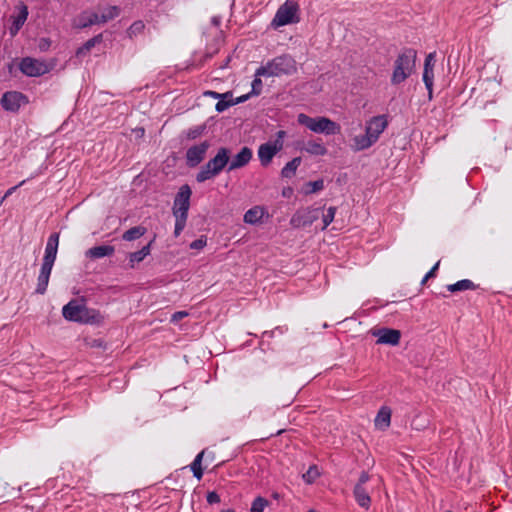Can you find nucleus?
<instances>
[{"label": "nucleus", "instance_id": "obj_1", "mask_svg": "<svg viewBox=\"0 0 512 512\" xmlns=\"http://www.w3.org/2000/svg\"><path fill=\"white\" fill-rule=\"evenodd\" d=\"M62 315L67 321L80 324L98 325L101 324L104 320V316L99 310L89 308L76 299L70 300L66 305L63 306Z\"/></svg>", "mask_w": 512, "mask_h": 512}, {"label": "nucleus", "instance_id": "obj_2", "mask_svg": "<svg viewBox=\"0 0 512 512\" xmlns=\"http://www.w3.org/2000/svg\"><path fill=\"white\" fill-rule=\"evenodd\" d=\"M417 51L413 48H404L397 55L393 63L390 83L393 86L404 83L415 71Z\"/></svg>", "mask_w": 512, "mask_h": 512}, {"label": "nucleus", "instance_id": "obj_3", "mask_svg": "<svg viewBox=\"0 0 512 512\" xmlns=\"http://www.w3.org/2000/svg\"><path fill=\"white\" fill-rule=\"evenodd\" d=\"M297 72V63L289 54H282L269 60L257 68V76L281 77L290 76Z\"/></svg>", "mask_w": 512, "mask_h": 512}, {"label": "nucleus", "instance_id": "obj_4", "mask_svg": "<svg viewBox=\"0 0 512 512\" xmlns=\"http://www.w3.org/2000/svg\"><path fill=\"white\" fill-rule=\"evenodd\" d=\"M230 159V149L221 147L216 155L203 165L196 174V181L203 183L219 175L225 167H228Z\"/></svg>", "mask_w": 512, "mask_h": 512}, {"label": "nucleus", "instance_id": "obj_5", "mask_svg": "<svg viewBox=\"0 0 512 512\" xmlns=\"http://www.w3.org/2000/svg\"><path fill=\"white\" fill-rule=\"evenodd\" d=\"M297 122L314 133H322L325 135L338 134L341 129L338 123L327 117H310L305 113L298 114Z\"/></svg>", "mask_w": 512, "mask_h": 512}, {"label": "nucleus", "instance_id": "obj_6", "mask_svg": "<svg viewBox=\"0 0 512 512\" xmlns=\"http://www.w3.org/2000/svg\"><path fill=\"white\" fill-rule=\"evenodd\" d=\"M298 12V3L296 1L286 0V2L276 11V14L272 20V25L275 27H280L289 24H296L300 21Z\"/></svg>", "mask_w": 512, "mask_h": 512}, {"label": "nucleus", "instance_id": "obj_7", "mask_svg": "<svg viewBox=\"0 0 512 512\" xmlns=\"http://www.w3.org/2000/svg\"><path fill=\"white\" fill-rule=\"evenodd\" d=\"M285 136L286 132L279 130L274 141H268L259 146L257 154L262 166H268L274 156L283 149V139Z\"/></svg>", "mask_w": 512, "mask_h": 512}, {"label": "nucleus", "instance_id": "obj_8", "mask_svg": "<svg viewBox=\"0 0 512 512\" xmlns=\"http://www.w3.org/2000/svg\"><path fill=\"white\" fill-rule=\"evenodd\" d=\"M19 70L27 77H40L50 71V67L44 60L32 57H24L19 62Z\"/></svg>", "mask_w": 512, "mask_h": 512}, {"label": "nucleus", "instance_id": "obj_9", "mask_svg": "<svg viewBox=\"0 0 512 512\" xmlns=\"http://www.w3.org/2000/svg\"><path fill=\"white\" fill-rule=\"evenodd\" d=\"M191 188L189 185L184 184L179 188L174 203H173V215L175 217L187 218L190 207Z\"/></svg>", "mask_w": 512, "mask_h": 512}, {"label": "nucleus", "instance_id": "obj_10", "mask_svg": "<svg viewBox=\"0 0 512 512\" xmlns=\"http://www.w3.org/2000/svg\"><path fill=\"white\" fill-rule=\"evenodd\" d=\"M321 214L320 208L308 207L297 210L290 219V224L294 228L307 227L312 225Z\"/></svg>", "mask_w": 512, "mask_h": 512}, {"label": "nucleus", "instance_id": "obj_11", "mask_svg": "<svg viewBox=\"0 0 512 512\" xmlns=\"http://www.w3.org/2000/svg\"><path fill=\"white\" fill-rule=\"evenodd\" d=\"M29 102L28 97L22 92L7 91L0 100L2 108L7 112L16 113L19 109Z\"/></svg>", "mask_w": 512, "mask_h": 512}, {"label": "nucleus", "instance_id": "obj_12", "mask_svg": "<svg viewBox=\"0 0 512 512\" xmlns=\"http://www.w3.org/2000/svg\"><path fill=\"white\" fill-rule=\"evenodd\" d=\"M387 126L385 115L374 116L366 122L365 133L376 143Z\"/></svg>", "mask_w": 512, "mask_h": 512}, {"label": "nucleus", "instance_id": "obj_13", "mask_svg": "<svg viewBox=\"0 0 512 512\" xmlns=\"http://www.w3.org/2000/svg\"><path fill=\"white\" fill-rule=\"evenodd\" d=\"M209 146L210 144L208 141H203L189 147L186 151V164L189 167H196L199 165L204 160Z\"/></svg>", "mask_w": 512, "mask_h": 512}, {"label": "nucleus", "instance_id": "obj_14", "mask_svg": "<svg viewBox=\"0 0 512 512\" xmlns=\"http://www.w3.org/2000/svg\"><path fill=\"white\" fill-rule=\"evenodd\" d=\"M371 334L377 337V344L396 346L399 344L401 339V332L397 329L392 328H380L372 330Z\"/></svg>", "mask_w": 512, "mask_h": 512}, {"label": "nucleus", "instance_id": "obj_15", "mask_svg": "<svg viewBox=\"0 0 512 512\" xmlns=\"http://www.w3.org/2000/svg\"><path fill=\"white\" fill-rule=\"evenodd\" d=\"M252 155V150L249 147H242L241 150L231 160L229 159L227 171L231 172L235 169L246 166L252 159Z\"/></svg>", "mask_w": 512, "mask_h": 512}, {"label": "nucleus", "instance_id": "obj_16", "mask_svg": "<svg viewBox=\"0 0 512 512\" xmlns=\"http://www.w3.org/2000/svg\"><path fill=\"white\" fill-rule=\"evenodd\" d=\"M100 24V17L96 12L83 11L74 19L72 25L75 29H85Z\"/></svg>", "mask_w": 512, "mask_h": 512}, {"label": "nucleus", "instance_id": "obj_17", "mask_svg": "<svg viewBox=\"0 0 512 512\" xmlns=\"http://www.w3.org/2000/svg\"><path fill=\"white\" fill-rule=\"evenodd\" d=\"M53 266L54 264L42 262L40 272L37 278V286L35 289V293L40 295L46 293Z\"/></svg>", "mask_w": 512, "mask_h": 512}, {"label": "nucleus", "instance_id": "obj_18", "mask_svg": "<svg viewBox=\"0 0 512 512\" xmlns=\"http://www.w3.org/2000/svg\"><path fill=\"white\" fill-rule=\"evenodd\" d=\"M59 233L54 232L50 234L48 237L46 247H45V253L43 257L44 263H50L54 264L58 252V245H59Z\"/></svg>", "mask_w": 512, "mask_h": 512}, {"label": "nucleus", "instance_id": "obj_19", "mask_svg": "<svg viewBox=\"0 0 512 512\" xmlns=\"http://www.w3.org/2000/svg\"><path fill=\"white\" fill-rule=\"evenodd\" d=\"M264 216L268 217L266 208L254 206L245 212L243 220L247 224L256 225L262 223Z\"/></svg>", "mask_w": 512, "mask_h": 512}, {"label": "nucleus", "instance_id": "obj_20", "mask_svg": "<svg viewBox=\"0 0 512 512\" xmlns=\"http://www.w3.org/2000/svg\"><path fill=\"white\" fill-rule=\"evenodd\" d=\"M115 248L111 245H99L88 249L85 252V256L89 259H100L104 257H110L114 254Z\"/></svg>", "mask_w": 512, "mask_h": 512}, {"label": "nucleus", "instance_id": "obj_21", "mask_svg": "<svg viewBox=\"0 0 512 512\" xmlns=\"http://www.w3.org/2000/svg\"><path fill=\"white\" fill-rule=\"evenodd\" d=\"M154 242V239L149 241L145 246H143L140 250L131 252L128 255V264L130 268H134L135 264L142 262L148 255L151 253V246Z\"/></svg>", "mask_w": 512, "mask_h": 512}, {"label": "nucleus", "instance_id": "obj_22", "mask_svg": "<svg viewBox=\"0 0 512 512\" xmlns=\"http://www.w3.org/2000/svg\"><path fill=\"white\" fill-rule=\"evenodd\" d=\"M301 150L313 156H324L328 152L321 139L307 141Z\"/></svg>", "mask_w": 512, "mask_h": 512}, {"label": "nucleus", "instance_id": "obj_23", "mask_svg": "<svg viewBox=\"0 0 512 512\" xmlns=\"http://www.w3.org/2000/svg\"><path fill=\"white\" fill-rule=\"evenodd\" d=\"M353 496L356 503L363 509L368 510L371 506V497L365 487L354 486Z\"/></svg>", "mask_w": 512, "mask_h": 512}, {"label": "nucleus", "instance_id": "obj_24", "mask_svg": "<svg viewBox=\"0 0 512 512\" xmlns=\"http://www.w3.org/2000/svg\"><path fill=\"white\" fill-rule=\"evenodd\" d=\"M28 7L21 3L17 16L13 17L12 27L10 28L11 35H15L24 25L28 17Z\"/></svg>", "mask_w": 512, "mask_h": 512}, {"label": "nucleus", "instance_id": "obj_25", "mask_svg": "<svg viewBox=\"0 0 512 512\" xmlns=\"http://www.w3.org/2000/svg\"><path fill=\"white\" fill-rule=\"evenodd\" d=\"M390 422L391 409L387 406H382L375 417V426L381 430H385L390 426Z\"/></svg>", "mask_w": 512, "mask_h": 512}, {"label": "nucleus", "instance_id": "obj_26", "mask_svg": "<svg viewBox=\"0 0 512 512\" xmlns=\"http://www.w3.org/2000/svg\"><path fill=\"white\" fill-rule=\"evenodd\" d=\"M374 141L365 133L362 135H357L353 137L351 148L353 151L358 152L362 150H366L374 145Z\"/></svg>", "mask_w": 512, "mask_h": 512}, {"label": "nucleus", "instance_id": "obj_27", "mask_svg": "<svg viewBox=\"0 0 512 512\" xmlns=\"http://www.w3.org/2000/svg\"><path fill=\"white\" fill-rule=\"evenodd\" d=\"M103 41L102 33L95 35L94 37L88 39L81 47L76 50L77 56L86 55L93 47L97 44H100Z\"/></svg>", "mask_w": 512, "mask_h": 512}, {"label": "nucleus", "instance_id": "obj_28", "mask_svg": "<svg viewBox=\"0 0 512 512\" xmlns=\"http://www.w3.org/2000/svg\"><path fill=\"white\" fill-rule=\"evenodd\" d=\"M302 162L301 157H295L291 161L287 162L281 170V176L283 178H292Z\"/></svg>", "mask_w": 512, "mask_h": 512}, {"label": "nucleus", "instance_id": "obj_29", "mask_svg": "<svg viewBox=\"0 0 512 512\" xmlns=\"http://www.w3.org/2000/svg\"><path fill=\"white\" fill-rule=\"evenodd\" d=\"M147 232V229L146 227L142 226V225H138V226H134L128 230H126L123 235H122V239L124 241H128V242H131V241H134V240H137L139 239L140 237H142L145 233Z\"/></svg>", "mask_w": 512, "mask_h": 512}, {"label": "nucleus", "instance_id": "obj_30", "mask_svg": "<svg viewBox=\"0 0 512 512\" xmlns=\"http://www.w3.org/2000/svg\"><path fill=\"white\" fill-rule=\"evenodd\" d=\"M448 291L450 292H458V291H465V290H474L476 289V285L473 281L469 279H462L457 281L456 283L449 284L447 286Z\"/></svg>", "mask_w": 512, "mask_h": 512}, {"label": "nucleus", "instance_id": "obj_31", "mask_svg": "<svg viewBox=\"0 0 512 512\" xmlns=\"http://www.w3.org/2000/svg\"><path fill=\"white\" fill-rule=\"evenodd\" d=\"M422 79L428 92V98L431 100L433 97L434 69L423 70Z\"/></svg>", "mask_w": 512, "mask_h": 512}, {"label": "nucleus", "instance_id": "obj_32", "mask_svg": "<svg viewBox=\"0 0 512 512\" xmlns=\"http://www.w3.org/2000/svg\"><path fill=\"white\" fill-rule=\"evenodd\" d=\"M203 455H204V451H201L200 453H198L190 465L193 476L197 480H201V478L203 477V469L201 467Z\"/></svg>", "mask_w": 512, "mask_h": 512}, {"label": "nucleus", "instance_id": "obj_33", "mask_svg": "<svg viewBox=\"0 0 512 512\" xmlns=\"http://www.w3.org/2000/svg\"><path fill=\"white\" fill-rule=\"evenodd\" d=\"M320 476V471L316 465H311L308 470L303 474V481L307 484H312Z\"/></svg>", "mask_w": 512, "mask_h": 512}, {"label": "nucleus", "instance_id": "obj_34", "mask_svg": "<svg viewBox=\"0 0 512 512\" xmlns=\"http://www.w3.org/2000/svg\"><path fill=\"white\" fill-rule=\"evenodd\" d=\"M270 502L262 497L257 496L251 504L250 512H264L265 508L268 507Z\"/></svg>", "mask_w": 512, "mask_h": 512}, {"label": "nucleus", "instance_id": "obj_35", "mask_svg": "<svg viewBox=\"0 0 512 512\" xmlns=\"http://www.w3.org/2000/svg\"><path fill=\"white\" fill-rule=\"evenodd\" d=\"M119 15V9L117 6H110L108 7L101 15L100 17V24L106 23L114 18H116Z\"/></svg>", "mask_w": 512, "mask_h": 512}, {"label": "nucleus", "instance_id": "obj_36", "mask_svg": "<svg viewBox=\"0 0 512 512\" xmlns=\"http://www.w3.org/2000/svg\"><path fill=\"white\" fill-rule=\"evenodd\" d=\"M145 29V24L142 20L134 21L127 29V35L129 38H133L141 34Z\"/></svg>", "mask_w": 512, "mask_h": 512}, {"label": "nucleus", "instance_id": "obj_37", "mask_svg": "<svg viewBox=\"0 0 512 512\" xmlns=\"http://www.w3.org/2000/svg\"><path fill=\"white\" fill-rule=\"evenodd\" d=\"M262 76H257V70L255 71L254 79L251 83V91L250 94L253 96H259L263 90V83L261 80Z\"/></svg>", "mask_w": 512, "mask_h": 512}, {"label": "nucleus", "instance_id": "obj_38", "mask_svg": "<svg viewBox=\"0 0 512 512\" xmlns=\"http://www.w3.org/2000/svg\"><path fill=\"white\" fill-rule=\"evenodd\" d=\"M335 213H336V207H329L325 213L321 212L322 214V221H323V229L327 228L330 223L333 222L334 218H335Z\"/></svg>", "mask_w": 512, "mask_h": 512}, {"label": "nucleus", "instance_id": "obj_39", "mask_svg": "<svg viewBox=\"0 0 512 512\" xmlns=\"http://www.w3.org/2000/svg\"><path fill=\"white\" fill-rule=\"evenodd\" d=\"M232 106H234V103L232 102V97L227 99H219L215 105V110L218 113H222Z\"/></svg>", "mask_w": 512, "mask_h": 512}, {"label": "nucleus", "instance_id": "obj_40", "mask_svg": "<svg viewBox=\"0 0 512 512\" xmlns=\"http://www.w3.org/2000/svg\"><path fill=\"white\" fill-rule=\"evenodd\" d=\"M307 186L309 187V189L306 190L307 194L315 193L324 188V181L322 179L310 181L307 183Z\"/></svg>", "mask_w": 512, "mask_h": 512}, {"label": "nucleus", "instance_id": "obj_41", "mask_svg": "<svg viewBox=\"0 0 512 512\" xmlns=\"http://www.w3.org/2000/svg\"><path fill=\"white\" fill-rule=\"evenodd\" d=\"M203 94H204V96H208V97H211V98L217 99V100L227 99V98H231L233 96L232 92H230V91L225 92V93H218L216 91L207 90Z\"/></svg>", "mask_w": 512, "mask_h": 512}, {"label": "nucleus", "instance_id": "obj_42", "mask_svg": "<svg viewBox=\"0 0 512 512\" xmlns=\"http://www.w3.org/2000/svg\"><path fill=\"white\" fill-rule=\"evenodd\" d=\"M187 218L175 217L174 235L177 237L184 230Z\"/></svg>", "mask_w": 512, "mask_h": 512}, {"label": "nucleus", "instance_id": "obj_43", "mask_svg": "<svg viewBox=\"0 0 512 512\" xmlns=\"http://www.w3.org/2000/svg\"><path fill=\"white\" fill-rule=\"evenodd\" d=\"M207 244V238L206 236H200L198 239H195L192 241L189 245V247L193 250H201L203 249Z\"/></svg>", "mask_w": 512, "mask_h": 512}, {"label": "nucleus", "instance_id": "obj_44", "mask_svg": "<svg viewBox=\"0 0 512 512\" xmlns=\"http://www.w3.org/2000/svg\"><path fill=\"white\" fill-rule=\"evenodd\" d=\"M435 57H436L435 52H431L425 57L423 70L434 69Z\"/></svg>", "mask_w": 512, "mask_h": 512}, {"label": "nucleus", "instance_id": "obj_45", "mask_svg": "<svg viewBox=\"0 0 512 512\" xmlns=\"http://www.w3.org/2000/svg\"><path fill=\"white\" fill-rule=\"evenodd\" d=\"M206 501L208 504L213 505L220 503L221 499L216 491H209L206 495Z\"/></svg>", "mask_w": 512, "mask_h": 512}, {"label": "nucleus", "instance_id": "obj_46", "mask_svg": "<svg viewBox=\"0 0 512 512\" xmlns=\"http://www.w3.org/2000/svg\"><path fill=\"white\" fill-rule=\"evenodd\" d=\"M51 46V40L47 37H42L38 41V48L41 52H46Z\"/></svg>", "mask_w": 512, "mask_h": 512}, {"label": "nucleus", "instance_id": "obj_47", "mask_svg": "<svg viewBox=\"0 0 512 512\" xmlns=\"http://www.w3.org/2000/svg\"><path fill=\"white\" fill-rule=\"evenodd\" d=\"M370 480V475L368 472L366 471H362L360 473V476H359V479L357 481V483L355 484V486H360V487H364V485Z\"/></svg>", "mask_w": 512, "mask_h": 512}, {"label": "nucleus", "instance_id": "obj_48", "mask_svg": "<svg viewBox=\"0 0 512 512\" xmlns=\"http://www.w3.org/2000/svg\"><path fill=\"white\" fill-rule=\"evenodd\" d=\"M439 267V262H437L423 277L421 283L424 284L429 278L434 277L435 273Z\"/></svg>", "mask_w": 512, "mask_h": 512}, {"label": "nucleus", "instance_id": "obj_49", "mask_svg": "<svg viewBox=\"0 0 512 512\" xmlns=\"http://www.w3.org/2000/svg\"><path fill=\"white\" fill-rule=\"evenodd\" d=\"M188 316V312L187 311H177L175 312L172 317H171V322L173 323H176L178 322L179 320L185 318Z\"/></svg>", "mask_w": 512, "mask_h": 512}, {"label": "nucleus", "instance_id": "obj_50", "mask_svg": "<svg viewBox=\"0 0 512 512\" xmlns=\"http://www.w3.org/2000/svg\"><path fill=\"white\" fill-rule=\"evenodd\" d=\"M25 182H26V181H25V180H23V181H21L19 184L15 185V186H13V187H11V188H9V189L6 191L5 195L3 196L2 200H1V203H2V202H3L7 197H9L10 195H12V194H13V193H14V192L19 188V187H21Z\"/></svg>", "mask_w": 512, "mask_h": 512}, {"label": "nucleus", "instance_id": "obj_51", "mask_svg": "<svg viewBox=\"0 0 512 512\" xmlns=\"http://www.w3.org/2000/svg\"><path fill=\"white\" fill-rule=\"evenodd\" d=\"M253 95L249 93L247 94H244V95H241L235 99L232 98V102L234 103V105H238V104H241V103H244L246 102L248 99H250V97H252Z\"/></svg>", "mask_w": 512, "mask_h": 512}, {"label": "nucleus", "instance_id": "obj_52", "mask_svg": "<svg viewBox=\"0 0 512 512\" xmlns=\"http://www.w3.org/2000/svg\"><path fill=\"white\" fill-rule=\"evenodd\" d=\"M202 131H203L202 127H196L194 129H190L187 135L189 138L195 139L202 133Z\"/></svg>", "mask_w": 512, "mask_h": 512}, {"label": "nucleus", "instance_id": "obj_53", "mask_svg": "<svg viewBox=\"0 0 512 512\" xmlns=\"http://www.w3.org/2000/svg\"><path fill=\"white\" fill-rule=\"evenodd\" d=\"M211 22L214 26H219L221 24V18L219 16H213Z\"/></svg>", "mask_w": 512, "mask_h": 512}, {"label": "nucleus", "instance_id": "obj_54", "mask_svg": "<svg viewBox=\"0 0 512 512\" xmlns=\"http://www.w3.org/2000/svg\"><path fill=\"white\" fill-rule=\"evenodd\" d=\"M274 335H275V330H274V329H273V330H269V331H264V332L262 333V337H263V338H264V337L272 338V337H274Z\"/></svg>", "mask_w": 512, "mask_h": 512}, {"label": "nucleus", "instance_id": "obj_55", "mask_svg": "<svg viewBox=\"0 0 512 512\" xmlns=\"http://www.w3.org/2000/svg\"><path fill=\"white\" fill-rule=\"evenodd\" d=\"M274 330H275V334L276 333L283 334L286 331V329L282 326H277L274 328Z\"/></svg>", "mask_w": 512, "mask_h": 512}, {"label": "nucleus", "instance_id": "obj_56", "mask_svg": "<svg viewBox=\"0 0 512 512\" xmlns=\"http://www.w3.org/2000/svg\"><path fill=\"white\" fill-rule=\"evenodd\" d=\"M220 512H235V510L232 508H228V509L221 510Z\"/></svg>", "mask_w": 512, "mask_h": 512}, {"label": "nucleus", "instance_id": "obj_57", "mask_svg": "<svg viewBox=\"0 0 512 512\" xmlns=\"http://www.w3.org/2000/svg\"><path fill=\"white\" fill-rule=\"evenodd\" d=\"M143 133H144V129L140 128L139 131H138V134H143Z\"/></svg>", "mask_w": 512, "mask_h": 512}, {"label": "nucleus", "instance_id": "obj_58", "mask_svg": "<svg viewBox=\"0 0 512 512\" xmlns=\"http://www.w3.org/2000/svg\"><path fill=\"white\" fill-rule=\"evenodd\" d=\"M143 133H144V129L140 128L139 131H138V134H143Z\"/></svg>", "mask_w": 512, "mask_h": 512}, {"label": "nucleus", "instance_id": "obj_59", "mask_svg": "<svg viewBox=\"0 0 512 512\" xmlns=\"http://www.w3.org/2000/svg\"><path fill=\"white\" fill-rule=\"evenodd\" d=\"M308 512H316V511H315V510H313V509H310Z\"/></svg>", "mask_w": 512, "mask_h": 512}, {"label": "nucleus", "instance_id": "obj_60", "mask_svg": "<svg viewBox=\"0 0 512 512\" xmlns=\"http://www.w3.org/2000/svg\"><path fill=\"white\" fill-rule=\"evenodd\" d=\"M446 512H451V511H446Z\"/></svg>", "mask_w": 512, "mask_h": 512}]
</instances>
